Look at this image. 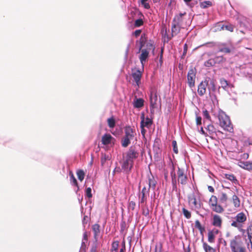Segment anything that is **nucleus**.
<instances>
[{
  "mask_svg": "<svg viewBox=\"0 0 252 252\" xmlns=\"http://www.w3.org/2000/svg\"><path fill=\"white\" fill-rule=\"evenodd\" d=\"M200 7L202 8H206L209 6H211L212 5V3L210 1H204L203 2H202L200 4Z\"/></svg>",
  "mask_w": 252,
  "mask_h": 252,
  "instance_id": "37",
  "label": "nucleus"
},
{
  "mask_svg": "<svg viewBox=\"0 0 252 252\" xmlns=\"http://www.w3.org/2000/svg\"><path fill=\"white\" fill-rule=\"evenodd\" d=\"M115 139L110 134L106 133L101 138L102 144L104 145L110 144Z\"/></svg>",
  "mask_w": 252,
  "mask_h": 252,
  "instance_id": "16",
  "label": "nucleus"
},
{
  "mask_svg": "<svg viewBox=\"0 0 252 252\" xmlns=\"http://www.w3.org/2000/svg\"><path fill=\"white\" fill-rule=\"evenodd\" d=\"M141 4L144 6V8L146 9H149L150 8V5L148 3L146 2L144 3H141Z\"/></svg>",
  "mask_w": 252,
  "mask_h": 252,
  "instance_id": "61",
  "label": "nucleus"
},
{
  "mask_svg": "<svg viewBox=\"0 0 252 252\" xmlns=\"http://www.w3.org/2000/svg\"><path fill=\"white\" fill-rule=\"evenodd\" d=\"M232 202L235 208H238L240 206V200L238 197L236 195L234 194L232 196Z\"/></svg>",
  "mask_w": 252,
  "mask_h": 252,
  "instance_id": "27",
  "label": "nucleus"
},
{
  "mask_svg": "<svg viewBox=\"0 0 252 252\" xmlns=\"http://www.w3.org/2000/svg\"><path fill=\"white\" fill-rule=\"evenodd\" d=\"M136 206V203L133 201H129L128 209L129 210H131L132 211L134 210Z\"/></svg>",
  "mask_w": 252,
  "mask_h": 252,
  "instance_id": "46",
  "label": "nucleus"
},
{
  "mask_svg": "<svg viewBox=\"0 0 252 252\" xmlns=\"http://www.w3.org/2000/svg\"><path fill=\"white\" fill-rule=\"evenodd\" d=\"M225 178L227 179L232 181L233 183H234V184L238 183V180L236 179V178L233 174H226L225 175Z\"/></svg>",
  "mask_w": 252,
  "mask_h": 252,
  "instance_id": "30",
  "label": "nucleus"
},
{
  "mask_svg": "<svg viewBox=\"0 0 252 252\" xmlns=\"http://www.w3.org/2000/svg\"><path fill=\"white\" fill-rule=\"evenodd\" d=\"M246 231L247 234H252V223H251L248 226Z\"/></svg>",
  "mask_w": 252,
  "mask_h": 252,
  "instance_id": "53",
  "label": "nucleus"
},
{
  "mask_svg": "<svg viewBox=\"0 0 252 252\" xmlns=\"http://www.w3.org/2000/svg\"><path fill=\"white\" fill-rule=\"evenodd\" d=\"M149 191V189H148L147 190L146 188L145 187L142 189V191H141L142 196H141V197H140L139 196V197L141 198L139 203H144V202H146L147 198H146L145 195H146V193H148Z\"/></svg>",
  "mask_w": 252,
  "mask_h": 252,
  "instance_id": "25",
  "label": "nucleus"
},
{
  "mask_svg": "<svg viewBox=\"0 0 252 252\" xmlns=\"http://www.w3.org/2000/svg\"><path fill=\"white\" fill-rule=\"evenodd\" d=\"M186 15V13L184 12V13H180L179 15H176L173 20V22L178 24L179 25L181 26H183V16Z\"/></svg>",
  "mask_w": 252,
  "mask_h": 252,
  "instance_id": "19",
  "label": "nucleus"
},
{
  "mask_svg": "<svg viewBox=\"0 0 252 252\" xmlns=\"http://www.w3.org/2000/svg\"><path fill=\"white\" fill-rule=\"evenodd\" d=\"M152 49L155 50L154 46L152 43H147L146 44V49H143L140 51L141 54L140 55L139 60L143 65L149 56V51Z\"/></svg>",
  "mask_w": 252,
  "mask_h": 252,
  "instance_id": "4",
  "label": "nucleus"
},
{
  "mask_svg": "<svg viewBox=\"0 0 252 252\" xmlns=\"http://www.w3.org/2000/svg\"><path fill=\"white\" fill-rule=\"evenodd\" d=\"M225 44H222L220 45L219 52L224 53L226 54L230 53L231 51V49L227 47H225Z\"/></svg>",
  "mask_w": 252,
  "mask_h": 252,
  "instance_id": "28",
  "label": "nucleus"
},
{
  "mask_svg": "<svg viewBox=\"0 0 252 252\" xmlns=\"http://www.w3.org/2000/svg\"><path fill=\"white\" fill-rule=\"evenodd\" d=\"M225 59L222 56H217L214 59H210L204 63V65L206 67L214 66L217 63H222L225 61Z\"/></svg>",
  "mask_w": 252,
  "mask_h": 252,
  "instance_id": "8",
  "label": "nucleus"
},
{
  "mask_svg": "<svg viewBox=\"0 0 252 252\" xmlns=\"http://www.w3.org/2000/svg\"><path fill=\"white\" fill-rule=\"evenodd\" d=\"M170 174L172 179V184L173 186V188L175 189L177 188V181L176 173L175 172V167L174 166H172V171H171Z\"/></svg>",
  "mask_w": 252,
  "mask_h": 252,
  "instance_id": "24",
  "label": "nucleus"
},
{
  "mask_svg": "<svg viewBox=\"0 0 252 252\" xmlns=\"http://www.w3.org/2000/svg\"><path fill=\"white\" fill-rule=\"evenodd\" d=\"M144 105V100L142 98H136L133 102V106L135 108H139Z\"/></svg>",
  "mask_w": 252,
  "mask_h": 252,
  "instance_id": "26",
  "label": "nucleus"
},
{
  "mask_svg": "<svg viewBox=\"0 0 252 252\" xmlns=\"http://www.w3.org/2000/svg\"><path fill=\"white\" fill-rule=\"evenodd\" d=\"M181 27L182 26L179 25L178 24L172 22L171 28L172 36L177 35L180 32Z\"/></svg>",
  "mask_w": 252,
  "mask_h": 252,
  "instance_id": "23",
  "label": "nucleus"
},
{
  "mask_svg": "<svg viewBox=\"0 0 252 252\" xmlns=\"http://www.w3.org/2000/svg\"><path fill=\"white\" fill-rule=\"evenodd\" d=\"M162 246L160 244L158 247L156 246L155 249V252H162Z\"/></svg>",
  "mask_w": 252,
  "mask_h": 252,
  "instance_id": "56",
  "label": "nucleus"
},
{
  "mask_svg": "<svg viewBox=\"0 0 252 252\" xmlns=\"http://www.w3.org/2000/svg\"><path fill=\"white\" fill-rule=\"evenodd\" d=\"M96 250H97V246L96 244H95V245H94L93 246H92V247L91 249V250H90V252H96Z\"/></svg>",
  "mask_w": 252,
  "mask_h": 252,
  "instance_id": "59",
  "label": "nucleus"
},
{
  "mask_svg": "<svg viewBox=\"0 0 252 252\" xmlns=\"http://www.w3.org/2000/svg\"><path fill=\"white\" fill-rule=\"evenodd\" d=\"M131 76L135 82L137 86L139 87L141 83L142 72L139 69H134L132 70Z\"/></svg>",
  "mask_w": 252,
  "mask_h": 252,
  "instance_id": "13",
  "label": "nucleus"
},
{
  "mask_svg": "<svg viewBox=\"0 0 252 252\" xmlns=\"http://www.w3.org/2000/svg\"><path fill=\"white\" fill-rule=\"evenodd\" d=\"M125 136L121 141L122 146L127 147L130 143V140L134 137V129L130 126H126L125 127Z\"/></svg>",
  "mask_w": 252,
  "mask_h": 252,
  "instance_id": "3",
  "label": "nucleus"
},
{
  "mask_svg": "<svg viewBox=\"0 0 252 252\" xmlns=\"http://www.w3.org/2000/svg\"><path fill=\"white\" fill-rule=\"evenodd\" d=\"M142 214L144 216L147 217L149 216V210L147 206L144 207L142 208Z\"/></svg>",
  "mask_w": 252,
  "mask_h": 252,
  "instance_id": "48",
  "label": "nucleus"
},
{
  "mask_svg": "<svg viewBox=\"0 0 252 252\" xmlns=\"http://www.w3.org/2000/svg\"><path fill=\"white\" fill-rule=\"evenodd\" d=\"M138 156L139 153L135 150V147H130L128 151L126 152L125 157L131 161H134V160L136 159L138 157Z\"/></svg>",
  "mask_w": 252,
  "mask_h": 252,
  "instance_id": "11",
  "label": "nucleus"
},
{
  "mask_svg": "<svg viewBox=\"0 0 252 252\" xmlns=\"http://www.w3.org/2000/svg\"><path fill=\"white\" fill-rule=\"evenodd\" d=\"M212 211L218 214H222L224 211V209L220 204L217 203L210 207Z\"/></svg>",
  "mask_w": 252,
  "mask_h": 252,
  "instance_id": "21",
  "label": "nucleus"
},
{
  "mask_svg": "<svg viewBox=\"0 0 252 252\" xmlns=\"http://www.w3.org/2000/svg\"><path fill=\"white\" fill-rule=\"evenodd\" d=\"M107 123L109 127L111 128H114L116 125L115 119L112 117L107 119Z\"/></svg>",
  "mask_w": 252,
  "mask_h": 252,
  "instance_id": "32",
  "label": "nucleus"
},
{
  "mask_svg": "<svg viewBox=\"0 0 252 252\" xmlns=\"http://www.w3.org/2000/svg\"><path fill=\"white\" fill-rule=\"evenodd\" d=\"M158 101V96L156 93H151L150 96V109L151 111H154V108L156 107L157 102Z\"/></svg>",
  "mask_w": 252,
  "mask_h": 252,
  "instance_id": "15",
  "label": "nucleus"
},
{
  "mask_svg": "<svg viewBox=\"0 0 252 252\" xmlns=\"http://www.w3.org/2000/svg\"><path fill=\"white\" fill-rule=\"evenodd\" d=\"M188 199L189 204L191 208L196 209L200 207V203L197 201L196 194L195 193L189 194Z\"/></svg>",
  "mask_w": 252,
  "mask_h": 252,
  "instance_id": "7",
  "label": "nucleus"
},
{
  "mask_svg": "<svg viewBox=\"0 0 252 252\" xmlns=\"http://www.w3.org/2000/svg\"><path fill=\"white\" fill-rule=\"evenodd\" d=\"M235 220L233 221L231 225L232 226L239 228L242 225L240 223H244L247 220V217L243 212H241L237 214L235 217Z\"/></svg>",
  "mask_w": 252,
  "mask_h": 252,
  "instance_id": "5",
  "label": "nucleus"
},
{
  "mask_svg": "<svg viewBox=\"0 0 252 252\" xmlns=\"http://www.w3.org/2000/svg\"><path fill=\"white\" fill-rule=\"evenodd\" d=\"M77 175L78 179L82 182L85 177V173L83 170L80 169L77 171Z\"/></svg>",
  "mask_w": 252,
  "mask_h": 252,
  "instance_id": "35",
  "label": "nucleus"
},
{
  "mask_svg": "<svg viewBox=\"0 0 252 252\" xmlns=\"http://www.w3.org/2000/svg\"><path fill=\"white\" fill-rule=\"evenodd\" d=\"M92 189L91 188L89 187L87 188L86 190V194L88 197L91 198L92 197V194L91 193Z\"/></svg>",
  "mask_w": 252,
  "mask_h": 252,
  "instance_id": "50",
  "label": "nucleus"
},
{
  "mask_svg": "<svg viewBox=\"0 0 252 252\" xmlns=\"http://www.w3.org/2000/svg\"><path fill=\"white\" fill-rule=\"evenodd\" d=\"M147 40V37L145 34H143L141 35L139 40L137 41L136 44H137L138 43H143L146 44V41Z\"/></svg>",
  "mask_w": 252,
  "mask_h": 252,
  "instance_id": "42",
  "label": "nucleus"
},
{
  "mask_svg": "<svg viewBox=\"0 0 252 252\" xmlns=\"http://www.w3.org/2000/svg\"><path fill=\"white\" fill-rule=\"evenodd\" d=\"M208 85L209 81L206 79L200 83L197 89V93L199 96H202L206 94L207 87Z\"/></svg>",
  "mask_w": 252,
  "mask_h": 252,
  "instance_id": "10",
  "label": "nucleus"
},
{
  "mask_svg": "<svg viewBox=\"0 0 252 252\" xmlns=\"http://www.w3.org/2000/svg\"><path fill=\"white\" fill-rule=\"evenodd\" d=\"M126 229V223L123 221L121 223V231L124 232Z\"/></svg>",
  "mask_w": 252,
  "mask_h": 252,
  "instance_id": "51",
  "label": "nucleus"
},
{
  "mask_svg": "<svg viewBox=\"0 0 252 252\" xmlns=\"http://www.w3.org/2000/svg\"><path fill=\"white\" fill-rule=\"evenodd\" d=\"M230 247L232 252H246V248L240 235L235 236L230 240Z\"/></svg>",
  "mask_w": 252,
  "mask_h": 252,
  "instance_id": "1",
  "label": "nucleus"
},
{
  "mask_svg": "<svg viewBox=\"0 0 252 252\" xmlns=\"http://www.w3.org/2000/svg\"><path fill=\"white\" fill-rule=\"evenodd\" d=\"M222 220L220 216L218 215H214L212 220V224L219 228H221L222 226Z\"/></svg>",
  "mask_w": 252,
  "mask_h": 252,
  "instance_id": "14",
  "label": "nucleus"
},
{
  "mask_svg": "<svg viewBox=\"0 0 252 252\" xmlns=\"http://www.w3.org/2000/svg\"><path fill=\"white\" fill-rule=\"evenodd\" d=\"M172 147H173V152L175 154H177L178 153V150L177 142L175 140L172 141Z\"/></svg>",
  "mask_w": 252,
  "mask_h": 252,
  "instance_id": "45",
  "label": "nucleus"
},
{
  "mask_svg": "<svg viewBox=\"0 0 252 252\" xmlns=\"http://www.w3.org/2000/svg\"><path fill=\"white\" fill-rule=\"evenodd\" d=\"M196 70L195 68H191L189 69L187 75L188 84L189 86L192 88L195 86Z\"/></svg>",
  "mask_w": 252,
  "mask_h": 252,
  "instance_id": "6",
  "label": "nucleus"
},
{
  "mask_svg": "<svg viewBox=\"0 0 252 252\" xmlns=\"http://www.w3.org/2000/svg\"><path fill=\"white\" fill-rule=\"evenodd\" d=\"M177 174L178 182L180 183L182 185H186L187 183L188 178L186 174L185 173L184 170L178 167Z\"/></svg>",
  "mask_w": 252,
  "mask_h": 252,
  "instance_id": "12",
  "label": "nucleus"
},
{
  "mask_svg": "<svg viewBox=\"0 0 252 252\" xmlns=\"http://www.w3.org/2000/svg\"><path fill=\"white\" fill-rule=\"evenodd\" d=\"M192 0H184V1H185V2L189 6H190V7H192L193 6V5L189 3V2L191 1Z\"/></svg>",
  "mask_w": 252,
  "mask_h": 252,
  "instance_id": "62",
  "label": "nucleus"
},
{
  "mask_svg": "<svg viewBox=\"0 0 252 252\" xmlns=\"http://www.w3.org/2000/svg\"><path fill=\"white\" fill-rule=\"evenodd\" d=\"M242 158L244 159H248L249 158V154L247 153H244L242 156Z\"/></svg>",
  "mask_w": 252,
  "mask_h": 252,
  "instance_id": "63",
  "label": "nucleus"
},
{
  "mask_svg": "<svg viewBox=\"0 0 252 252\" xmlns=\"http://www.w3.org/2000/svg\"><path fill=\"white\" fill-rule=\"evenodd\" d=\"M239 166L245 169H247L248 170H252V161H239Z\"/></svg>",
  "mask_w": 252,
  "mask_h": 252,
  "instance_id": "22",
  "label": "nucleus"
},
{
  "mask_svg": "<svg viewBox=\"0 0 252 252\" xmlns=\"http://www.w3.org/2000/svg\"><path fill=\"white\" fill-rule=\"evenodd\" d=\"M109 159V156L105 154H102L101 156V163L102 165H103L105 161Z\"/></svg>",
  "mask_w": 252,
  "mask_h": 252,
  "instance_id": "44",
  "label": "nucleus"
},
{
  "mask_svg": "<svg viewBox=\"0 0 252 252\" xmlns=\"http://www.w3.org/2000/svg\"><path fill=\"white\" fill-rule=\"evenodd\" d=\"M228 196L225 192H221L220 197V200L222 203H226L228 200Z\"/></svg>",
  "mask_w": 252,
  "mask_h": 252,
  "instance_id": "33",
  "label": "nucleus"
},
{
  "mask_svg": "<svg viewBox=\"0 0 252 252\" xmlns=\"http://www.w3.org/2000/svg\"><path fill=\"white\" fill-rule=\"evenodd\" d=\"M220 83L221 85V87L223 89H226L228 86H229V83L227 82L226 80L224 78H222L220 80Z\"/></svg>",
  "mask_w": 252,
  "mask_h": 252,
  "instance_id": "38",
  "label": "nucleus"
},
{
  "mask_svg": "<svg viewBox=\"0 0 252 252\" xmlns=\"http://www.w3.org/2000/svg\"><path fill=\"white\" fill-rule=\"evenodd\" d=\"M134 162L127 159L126 157L123 158V161L122 164V168L126 173H129L133 166Z\"/></svg>",
  "mask_w": 252,
  "mask_h": 252,
  "instance_id": "9",
  "label": "nucleus"
},
{
  "mask_svg": "<svg viewBox=\"0 0 252 252\" xmlns=\"http://www.w3.org/2000/svg\"><path fill=\"white\" fill-rule=\"evenodd\" d=\"M100 225L98 223H95L92 226V230L94 234V238L95 241H97L98 237L100 234Z\"/></svg>",
  "mask_w": 252,
  "mask_h": 252,
  "instance_id": "18",
  "label": "nucleus"
},
{
  "mask_svg": "<svg viewBox=\"0 0 252 252\" xmlns=\"http://www.w3.org/2000/svg\"><path fill=\"white\" fill-rule=\"evenodd\" d=\"M141 121L140 123V125L143 124V126L146 127L147 128H150L151 125L153 124V121L152 119H150L148 117H147L145 119L144 118V115L143 114L141 116Z\"/></svg>",
  "mask_w": 252,
  "mask_h": 252,
  "instance_id": "17",
  "label": "nucleus"
},
{
  "mask_svg": "<svg viewBox=\"0 0 252 252\" xmlns=\"http://www.w3.org/2000/svg\"><path fill=\"white\" fill-rule=\"evenodd\" d=\"M225 30H227V31H229L231 32H232L234 30V26H233L232 25H225Z\"/></svg>",
  "mask_w": 252,
  "mask_h": 252,
  "instance_id": "52",
  "label": "nucleus"
},
{
  "mask_svg": "<svg viewBox=\"0 0 252 252\" xmlns=\"http://www.w3.org/2000/svg\"><path fill=\"white\" fill-rule=\"evenodd\" d=\"M148 185L149 189L150 188H152L153 190L155 189L157 181L154 176L151 174L150 175H148Z\"/></svg>",
  "mask_w": 252,
  "mask_h": 252,
  "instance_id": "20",
  "label": "nucleus"
},
{
  "mask_svg": "<svg viewBox=\"0 0 252 252\" xmlns=\"http://www.w3.org/2000/svg\"><path fill=\"white\" fill-rule=\"evenodd\" d=\"M218 242L219 245L222 244L225 247H226L227 245L226 241L222 238H219Z\"/></svg>",
  "mask_w": 252,
  "mask_h": 252,
  "instance_id": "55",
  "label": "nucleus"
},
{
  "mask_svg": "<svg viewBox=\"0 0 252 252\" xmlns=\"http://www.w3.org/2000/svg\"><path fill=\"white\" fill-rule=\"evenodd\" d=\"M206 128L209 135H213L214 133H216V128L213 125H208Z\"/></svg>",
  "mask_w": 252,
  "mask_h": 252,
  "instance_id": "31",
  "label": "nucleus"
},
{
  "mask_svg": "<svg viewBox=\"0 0 252 252\" xmlns=\"http://www.w3.org/2000/svg\"><path fill=\"white\" fill-rule=\"evenodd\" d=\"M119 242L118 241H114L112 244L111 252H118Z\"/></svg>",
  "mask_w": 252,
  "mask_h": 252,
  "instance_id": "34",
  "label": "nucleus"
},
{
  "mask_svg": "<svg viewBox=\"0 0 252 252\" xmlns=\"http://www.w3.org/2000/svg\"><path fill=\"white\" fill-rule=\"evenodd\" d=\"M201 120H202V119H201V117H197L196 119V124L197 125H201Z\"/></svg>",
  "mask_w": 252,
  "mask_h": 252,
  "instance_id": "60",
  "label": "nucleus"
},
{
  "mask_svg": "<svg viewBox=\"0 0 252 252\" xmlns=\"http://www.w3.org/2000/svg\"><path fill=\"white\" fill-rule=\"evenodd\" d=\"M143 25V21L142 19H138L135 20L134 22V26L135 27H139Z\"/></svg>",
  "mask_w": 252,
  "mask_h": 252,
  "instance_id": "47",
  "label": "nucleus"
},
{
  "mask_svg": "<svg viewBox=\"0 0 252 252\" xmlns=\"http://www.w3.org/2000/svg\"><path fill=\"white\" fill-rule=\"evenodd\" d=\"M220 126L223 128L224 130L229 132L233 131V126L231 124L229 117L223 112L219 113L218 115Z\"/></svg>",
  "mask_w": 252,
  "mask_h": 252,
  "instance_id": "2",
  "label": "nucleus"
},
{
  "mask_svg": "<svg viewBox=\"0 0 252 252\" xmlns=\"http://www.w3.org/2000/svg\"><path fill=\"white\" fill-rule=\"evenodd\" d=\"M210 87H208V89L210 91V89H212L213 91H215L216 90V85L215 84V82L214 80H211L210 82Z\"/></svg>",
  "mask_w": 252,
  "mask_h": 252,
  "instance_id": "49",
  "label": "nucleus"
},
{
  "mask_svg": "<svg viewBox=\"0 0 252 252\" xmlns=\"http://www.w3.org/2000/svg\"><path fill=\"white\" fill-rule=\"evenodd\" d=\"M248 239L249 242L251 243L252 246V234H248Z\"/></svg>",
  "mask_w": 252,
  "mask_h": 252,
  "instance_id": "64",
  "label": "nucleus"
},
{
  "mask_svg": "<svg viewBox=\"0 0 252 252\" xmlns=\"http://www.w3.org/2000/svg\"><path fill=\"white\" fill-rule=\"evenodd\" d=\"M145 126H143V124L140 125L141 132L143 136H145L146 133V130L144 128Z\"/></svg>",
  "mask_w": 252,
  "mask_h": 252,
  "instance_id": "57",
  "label": "nucleus"
},
{
  "mask_svg": "<svg viewBox=\"0 0 252 252\" xmlns=\"http://www.w3.org/2000/svg\"><path fill=\"white\" fill-rule=\"evenodd\" d=\"M215 236L213 234V233L209 231L208 233V241L211 243H214L215 242Z\"/></svg>",
  "mask_w": 252,
  "mask_h": 252,
  "instance_id": "41",
  "label": "nucleus"
},
{
  "mask_svg": "<svg viewBox=\"0 0 252 252\" xmlns=\"http://www.w3.org/2000/svg\"><path fill=\"white\" fill-rule=\"evenodd\" d=\"M218 203V200L216 196L214 195H212L209 200L208 203L210 208Z\"/></svg>",
  "mask_w": 252,
  "mask_h": 252,
  "instance_id": "29",
  "label": "nucleus"
},
{
  "mask_svg": "<svg viewBox=\"0 0 252 252\" xmlns=\"http://www.w3.org/2000/svg\"><path fill=\"white\" fill-rule=\"evenodd\" d=\"M203 116L207 119L210 120L211 117L209 115V112L207 110H205L203 111Z\"/></svg>",
  "mask_w": 252,
  "mask_h": 252,
  "instance_id": "54",
  "label": "nucleus"
},
{
  "mask_svg": "<svg viewBox=\"0 0 252 252\" xmlns=\"http://www.w3.org/2000/svg\"><path fill=\"white\" fill-rule=\"evenodd\" d=\"M182 212L185 218L188 219H189L191 218V215L190 212L185 208L182 209Z\"/></svg>",
  "mask_w": 252,
  "mask_h": 252,
  "instance_id": "43",
  "label": "nucleus"
},
{
  "mask_svg": "<svg viewBox=\"0 0 252 252\" xmlns=\"http://www.w3.org/2000/svg\"><path fill=\"white\" fill-rule=\"evenodd\" d=\"M195 226L198 229L201 233L205 230L204 227H202L200 221L198 220H196L195 221Z\"/></svg>",
  "mask_w": 252,
  "mask_h": 252,
  "instance_id": "39",
  "label": "nucleus"
},
{
  "mask_svg": "<svg viewBox=\"0 0 252 252\" xmlns=\"http://www.w3.org/2000/svg\"><path fill=\"white\" fill-rule=\"evenodd\" d=\"M141 33V30H136L133 33V34L135 36V37H138L140 34V33Z\"/></svg>",
  "mask_w": 252,
  "mask_h": 252,
  "instance_id": "58",
  "label": "nucleus"
},
{
  "mask_svg": "<svg viewBox=\"0 0 252 252\" xmlns=\"http://www.w3.org/2000/svg\"><path fill=\"white\" fill-rule=\"evenodd\" d=\"M69 175H70V182L72 183V184L74 186H76L78 188V185L77 181L76 178H75L73 173L72 172H70Z\"/></svg>",
  "mask_w": 252,
  "mask_h": 252,
  "instance_id": "36",
  "label": "nucleus"
},
{
  "mask_svg": "<svg viewBox=\"0 0 252 252\" xmlns=\"http://www.w3.org/2000/svg\"><path fill=\"white\" fill-rule=\"evenodd\" d=\"M203 247L206 252H214L213 248L208 245L206 243H204Z\"/></svg>",
  "mask_w": 252,
  "mask_h": 252,
  "instance_id": "40",
  "label": "nucleus"
}]
</instances>
